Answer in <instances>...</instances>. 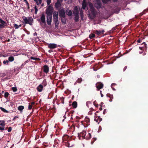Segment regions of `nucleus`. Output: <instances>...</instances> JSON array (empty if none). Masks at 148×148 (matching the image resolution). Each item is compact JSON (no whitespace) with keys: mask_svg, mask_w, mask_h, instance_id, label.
<instances>
[{"mask_svg":"<svg viewBox=\"0 0 148 148\" xmlns=\"http://www.w3.org/2000/svg\"><path fill=\"white\" fill-rule=\"evenodd\" d=\"M89 7L90 12L88 15V17L90 19H93L96 17L97 12L92 4H89Z\"/></svg>","mask_w":148,"mask_h":148,"instance_id":"obj_1","label":"nucleus"},{"mask_svg":"<svg viewBox=\"0 0 148 148\" xmlns=\"http://www.w3.org/2000/svg\"><path fill=\"white\" fill-rule=\"evenodd\" d=\"M28 18L25 16L22 17V18L24 21L25 24H29L30 25L32 24L33 22V19L32 17H28Z\"/></svg>","mask_w":148,"mask_h":148,"instance_id":"obj_2","label":"nucleus"},{"mask_svg":"<svg viewBox=\"0 0 148 148\" xmlns=\"http://www.w3.org/2000/svg\"><path fill=\"white\" fill-rule=\"evenodd\" d=\"M53 11V9L51 5H49L46 10V14L47 15H52Z\"/></svg>","mask_w":148,"mask_h":148,"instance_id":"obj_3","label":"nucleus"},{"mask_svg":"<svg viewBox=\"0 0 148 148\" xmlns=\"http://www.w3.org/2000/svg\"><path fill=\"white\" fill-rule=\"evenodd\" d=\"M94 6L98 10L101 8L102 4L101 0H96L94 3Z\"/></svg>","mask_w":148,"mask_h":148,"instance_id":"obj_4","label":"nucleus"},{"mask_svg":"<svg viewBox=\"0 0 148 148\" xmlns=\"http://www.w3.org/2000/svg\"><path fill=\"white\" fill-rule=\"evenodd\" d=\"M7 23L6 22L1 18H0V29L3 28L5 26H6Z\"/></svg>","mask_w":148,"mask_h":148,"instance_id":"obj_5","label":"nucleus"},{"mask_svg":"<svg viewBox=\"0 0 148 148\" xmlns=\"http://www.w3.org/2000/svg\"><path fill=\"white\" fill-rule=\"evenodd\" d=\"M59 46V45L55 43H50L48 45V47L51 49H55Z\"/></svg>","mask_w":148,"mask_h":148,"instance_id":"obj_6","label":"nucleus"},{"mask_svg":"<svg viewBox=\"0 0 148 148\" xmlns=\"http://www.w3.org/2000/svg\"><path fill=\"white\" fill-rule=\"evenodd\" d=\"M52 18V15H47V23L48 25H50L51 24Z\"/></svg>","mask_w":148,"mask_h":148,"instance_id":"obj_7","label":"nucleus"},{"mask_svg":"<svg viewBox=\"0 0 148 148\" xmlns=\"http://www.w3.org/2000/svg\"><path fill=\"white\" fill-rule=\"evenodd\" d=\"M96 85L97 90H99L100 89L102 88L103 86V84L100 82H98L96 83Z\"/></svg>","mask_w":148,"mask_h":148,"instance_id":"obj_8","label":"nucleus"},{"mask_svg":"<svg viewBox=\"0 0 148 148\" xmlns=\"http://www.w3.org/2000/svg\"><path fill=\"white\" fill-rule=\"evenodd\" d=\"M59 16L61 17L64 18L65 17V14L64 10V9H62L59 12Z\"/></svg>","mask_w":148,"mask_h":148,"instance_id":"obj_9","label":"nucleus"},{"mask_svg":"<svg viewBox=\"0 0 148 148\" xmlns=\"http://www.w3.org/2000/svg\"><path fill=\"white\" fill-rule=\"evenodd\" d=\"M95 119L94 120L96 121L98 123V124L102 120V119L100 118V116L96 115V114L95 113Z\"/></svg>","mask_w":148,"mask_h":148,"instance_id":"obj_10","label":"nucleus"},{"mask_svg":"<svg viewBox=\"0 0 148 148\" xmlns=\"http://www.w3.org/2000/svg\"><path fill=\"white\" fill-rule=\"evenodd\" d=\"M53 18V21L55 24V27L56 28L58 27L59 24L58 18Z\"/></svg>","mask_w":148,"mask_h":148,"instance_id":"obj_11","label":"nucleus"},{"mask_svg":"<svg viewBox=\"0 0 148 148\" xmlns=\"http://www.w3.org/2000/svg\"><path fill=\"white\" fill-rule=\"evenodd\" d=\"M43 71L45 73H47L49 70V68L48 65H45L43 66Z\"/></svg>","mask_w":148,"mask_h":148,"instance_id":"obj_12","label":"nucleus"},{"mask_svg":"<svg viewBox=\"0 0 148 148\" xmlns=\"http://www.w3.org/2000/svg\"><path fill=\"white\" fill-rule=\"evenodd\" d=\"M40 20L42 23L46 25L45 16L44 14H42L40 17Z\"/></svg>","mask_w":148,"mask_h":148,"instance_id":"obj_13","label":"nucleus"},{"mask_svg":"<svg viewBox=\"0 0 148 148\" xmlns=\"http://www.w3.org/2000/svg\"><path fill=\"white\" fill-rule=\"evenodd\" d=\"M43 88V85L42 84H40L36 88L38 92H41Z\"/></svg>","mask_w":148,"mask_h":148,"instance_id":"obj_14","label":"nucleus"},{"mask_svg":"<svg viewBox=\"0 0 148 148\" xmlns=\"http://www.w3.org/2000/svg\"><path fill=\"white\" fill-rule=\"evenodd\" d=\"M62 140L63 141H68L69 140V137L67 135H64L62 138Z\"/></svg>","mask_w":148,"mask_h":148,"instance_id":"obj_15","label":"nucleus"},{"mask_svg":"<svg viewBox=\"0 0 148 148\" xmlns=\"http://www.w3.org/2000/svg\"><path fill=\"white\" fill-rule=\"evenodd\" d=\"M82 8L84 10L85 9L87 5V4L86 2V0H83V2L82 3Z\"/></svg>","mask_w":148,"mask_h":148,"instance_id":"obj_16","label":"nucleus"},{"mask_svg":"<svg viewBox=\"0 0 148 148\" xmlns=\"http://www.w3.org/2000/svg\"><path fill=\"white\" fill-rule=\"evenodd\" d=\"M86 131H83L82 132L79 133L80 136H81L82 137L86 138L85 136L86 135Z\"/></svg>","mask_w":148,"mask_h":148,"instance_id":"obj_17","label":"nucleus"},{"mask_svg":"<svg viewBox=\"0 0 148 148\" xmlns=\"http://www.w3.org/2000/svg\"><path fill=\"white\" fill-rule=\"evenodd\" d=\"M70 141L69 140L66 143V146L69 147H71L73 146V145L72 143L70 142Z\"/></svg>","mask_w":148,"mask_h":148,"instance_id":"obj_18","label":"nucleus"},{"mask_svg":"<svg viewBox=\"0 0 148 148\" xmlns=\"http://www.w3.org/2000/svg\"><path fill=\"white\" fill-rule=\"evenodd\" d=\"M73 14L74 16H79V11L77 8L75 9L74 11L73 12Z\"/></svg>","mask_w":148,"mask_h":148,"instance_id":"obj_19","label":"nucleus"},{"mask_svg":"<svg viewBox=\"0 0 148 148\" xmlns=\"http://www.w3.org/2000/svg\"><path fill=\"white\" fill-rule=\"evenodd\" d=\"M66 13L69 16H71L72 15V13L71 10H66Z\"/></svg>","mask_w":148,"mask_h":148,"instance_id":"obj_20","label":"nucleus"},{"mask_svg":"<svg viewBox=\"0 0 148 148\" xmlns=\"http://www.w3.org/2000/svg\"><path fill=\"white\" fill-rule=\"evenodd\" d=\"M53 12V18H58V12L56 11H55Z\"/></svg>","mask_w":148,"mask_h":148,"instance_id":"obj_21","label":"nucleus"},{"mask_svg":"<svg viewBox=\"0 0 148 148\" xmlns=\"http://www.w3.org/2000/svg\"><path fill=\"white\" fill-rule=\"evenodd\" d=\"M61 6V4L60 2L57 1L55 3V7L57 8H59Z\"/></svg>","mask_w":148,"mask_h":148,"instance_id":"obj_22","label":"nucleus"},{"mask_svg":"<svg viewBox=\"0 0 148 148\" xmlns=\"http://www.w3.org/2000/svg\"><path fill=\"white\" fill-rule=\"evenodd\" d=\"M106 96L110 98V99L109 100V101L112 102V99L113 98V95H110V94H107L106 95Z\"/></svg>","mask_w":148,"mask_h":148,"instance_id":"obj_23","label":"nucleus"},{"mask_svg":"<svg viewBox=\"0 0 148 148\" xmlns=\"http://www.w3.org/2000/svg\"><path fill=\"white\" fill-rule=\"evenodd\" d=\"M72 106L74 108H76L77 107V102L76 101H73L72 104Z\"/></svg>","mask_w":148,"mask_h":148,"instance_id":"obj_24","label":"nucleus"},{"mask_svg":"<svg viewBox=\"0 0 148 148\" xmlns=\"http://www.w3.org/2000/svg\"><path fill=\"white\" fill-rule=\"evenodd\" d=\"M82 79L81 78H79L75 82V85L77 83H80L82 81Z\"/></svg>","mask_w":148,"mask_h":148,"instance_id":"obj_25","label":"nucleus"},{"mask_svg":"<svg viewBox=\"0 0 148 148\" xmlns=\"http://www.w3.org/2000/svg\"><path fill=\"white\" fill-rule=\"evenodd\" d=\"M0 125L4 127L5 125V121L3 120H0Z\"/></svg>","mask_w":148,"mask_h":148,"instance_id":"obj_26","label":"nucleus"},{"mask_svg":"<svg viewBox=\"0 0 148 148\" xmlns=\"http://www.w3.org/2000/svg\"><path fill=\"white\" fill-rule=\"evenodd\" d=\"M80 14L81 20L82 21H83L84 20V16L83 12L82 10L80 11Z\"/></svg>","mask_w":148,"mask_h":148,"instance_id":"obj_27","label":"nucleus"},{"mask_svg":"<svg viewBox=\"0 0 148 148\" xmlns=\"http://www.w3.org/2000/svg\"><path fill=\"white\" fill-rule=\"evenodd\" d=\"M0 109L2 111L4 112L8 113L9 112L7 110L5 109L4 108L1 107H0Z\"/></svg>","mask_w":148,"mask_h":148,"instance_id":"obj_28","label":"nucleus"},{"mask_svg":"<svg viewBox=\"0 0 148 148\" xmlns=\"http://www.w3.org/2000/svg\"><path fill=\"white\" fill-rule=\"evenodd\" d=\"M36 2L37 5H38L39 4H41L42 3V0H34Z\"/></svg>","mask_w":148,"mask_h":148,"instance_id":"obj_29","label":"nucleus"},{"mask_svg":"<svg viewBox=\"0 0 148 148\" xmlns=\"http://www.w3.org/2000/svg\"><path fill=\"white\" fill-rule=\"evenodd\" d=\"M95 34H90L89 35V38L90 39H92L95 37Z\"/></svg>","mask_w":148,"mask_h":148,"instance_id":"obj_30","label":"nucleus"},{"mask_svg":"<svg viewBox=\"0 0 148 148\" xmlns=\"http://www.w3.org/2000/svg\"><path fill=\"white\" fill-rule=\"evenodd\" d=\"M8 61L12 62L14 60V58L13 56H10L8 58Z\"/></svg>","mask_w":148,"mask_h":148,"instance_id":"obj_31","label":"nucleus"},{"mask_svg":"<svg viewBox=\"0 0 148 148\" xmlns=\"http://www.w3.org/2000/svg\"><path fill=\"white\" fill-rule=\"evenodd\" d=\"M91 137V134L90 133H89L88 135L86 137V139L87 140L90 139Z\"/></svg>","mask_w":148,"mask_h":148,"instance_id":"obj_32","label":"nucleus"},{"mask_svg":"<svg viewBox=\"0 0 148 148\" xmlns=\"http://www.w3.org/2000/svg\"><path fill=\"white\" fill-rule=\"evenodd\" d=\"M47 85L46 81V80H44L43 81L42 83V85H43V86L45 87Z\"/></svg>","mask_w":148,"mask_h":148,"instance_id":"obj_33","label":"nucleus"},{"mask_svg":"<svg viewBox=\"0 0 148 148\" xmlns=\"http://www.w3.org/2000/svg\"><path fill=\"white\" fill-rule=\"evenodd\" d=\"M24 108V107L22 106H20L18 108V110L19 111H22Z\"/></svg>","mask_w":148,"mask_h":148,"instance_id":"obj_34","label":"nucleus"},{"mask_svg":"<svg viewBox=\"0 0 148 148\" xmlns=\"http://www.w3.org/2000/svg\"><path fill=\"white\" fill-rule=\"evenodd\" d=\"M95 33L97 35H99L101 34V31H98L97 30H96L95 31Z\"/></svg>","mask_w":148,"mask_h":148,"instance_id":"obj_35","label":"nucleus"},{"mask_svg":"<svg viewBox=\"0 0 148 148\" xmlns=\"http://www.w3.org/2000/svg\"><path fill=\"white\" fill-rule=\"evenodd\" d=\"M79 16H75L74 20L75 22H77L79 21Z\"/></svg>","mask_w":148,"mask_h":148,"instance_id":"obj_36","label":"nucleus"},{"mask_svg":"<svg viewBox=\"0 0 148 148\" xmlns=\"http://www.w3.org/2000/svg\"><path fill=\"white\" fill-rule=\"evenodd\" d=\"M90 121V119L88 118L87 117H85V122L86 123H89Z\"/></svg>","mask_w":148,"mask_h":148,"instance_id":"obj_37","label":"nucleus"},{"mask_svg":"<svg viewBox=\"0 0 148 148\" xmlns=\"http://www.w3.org/2000/svg\"><path fill=\"white\" fill-rule=\"evenodd\" d=\"M60 101L61 103L64 104V98L63 97L60 98Z\"/></svg>","mask_w":148,"mask_h":148,"instance_id":"obj_38","label":"nucleus"},{"mask_svg":"<svg viewBox=\"0 0 148 148\" xmlns=\"http://www.w3.org/2000/svg\"><path fill=\"white\" fill-rule=\"evenodd\" d=\"M61 22L62 24H65L66 23V21L64 18H62Z\"/></svg>","mask_w":148,"mask_h":148,"instance_id":"obj_39","label":"nucleus"},{"mask_svg":"<svg viewBox=\"0 0 148 148\" xmlns=\"http://www.w3.org/2000/svg\"><path fill=\"white\" fill-rule=\"evenodd\" d=\"M9 94L8 92H6L4 94V97L5 98H7L8 97Z\"/></svg>","mask_w":148,"mask_h":148,"instance_id":"obj_40","label":"nucleus"},{"mask_svg":"<svg viewBox=\"0 0 148 148\" xmlns=\"http://www.w3.org/2000/svg\"><path fill=\"white\" fill-rule=\"evenodd\" d=\"M30 59L32 60H39L40 59L39 58H34L33 57H31L30 58Z\"/></svg>","mask_w":148,"mask_h":148,"instance_id":"obj_41","label":"nucleus"},{"mask_svg":"<svg viewBox=\"0 0 148 148\" xmlns=\"http://www.w3.org/2000/svg\"><path fill=\"white\" fill-rule=\"evenodd\" d=\"M34 9H35V14H37V12L38 11V9L37 8V7L36 5L34 7Z\"/></svg>","mask_w":148,"mask_h":148,"instance_id":"obj_42","label":"nucleus"},{"mask_svg":"<svg viewBox=\"0 0 148 148\" xmlns=\"http://www.w3.org/2000/svg\"><path fill=\"white\" fill-rule=\"evenodd\" d=\"M12 90L14 92H16L17 90V88L16 87H13L12 88Z\"/></svg>","mask_w":148,"mask_h":148,"instance_id":"obj_43","label":"nucleus"},{"mask_svg":"<svg viewBox=\"0 0 148 148\" xmlns=\"http://www.w3.org/2000/svg\"><path fill=\"white\" fill-rule=\"evenodd\" d=\"M96 139H97L96 138H93L91 142V144H92Z\"/></svg>","mask_w":148,"mask_h":148,"instance_id":"obj_44","label":"nucleus"},{"mask_svg":"<svg viewBox=\"0 0 148 148\" xmlns=\"http://www.w3.org/2000/svg\"><path fill=\"white\" fill-rule=\"evenodd\" d=\"M33 106L30 104V103H29L28 106V109L31 110Z\"/></svg>","mask_w":148,"mask_h":148,"instance_id":"obj_45","label":"nucleus"},{"mask_svg":"<svg viewBox=\"0 0 148 148\" xmlns=\"http://www.w3.org/2000/svg\"><path fill=\"white\" fill-rule=\"evenodd\" d=\"M14 27L15 29H17L19 28L18 25H17V24H15L14 25Z\"/></svg>","mask_w":148,"mask_h":148,"instance_id":"obj_46","label":"nucleus"},{"mask_svg":"<svg viewBox=\"0 0 148 148\" xmlns=\"http://www.w3.org/2000/svg\"><path fill=\"white\" fill-rule=\"evenodd\" d=\"M47 3L48 5H50V4L51 3V0H47Z\"/></svg>","mask_w":148,"mask_h":148,"instance_id":"obj_47","label":"nucleus"},{"mask_svg":"<svg viewBox=\"0 0 148 148\" xmlns=\"http://www.w3.org/2000/svg\"><path fill=\"white\" fill-rule=\"evenodd\" d=\"M91 103V102L90 101H88L86 102V106L88 107H89V106H88V104Z\"/></svg>","mask_w":148,"mask_h":148,"instance_id":"obj_48","label":"nucleus"},{"mask_svg":"<svg viewBox=\"0 0 148 148\" xmlns=\"http://www.w3.org/2000/svg\"><path fill=\"white\" fill-rule=\"evenodd\" d=\"M96 101H94V102H93V103L94 104V106L96 107H97L98 106V104H97L95 103V102Z\"/></svg>","mask_w":148,"mask_h":148,"instance_id":"obj_49","label":"nucleus"},{"mask_svg":"<svg viewBox=\"0 0 148 148\" xmlns=\"http://www.w3.org/2000/svg\"><path fill=\"white\" fill-rule=\"evenodd\" d=\"M9 62V61L8 60H4L3 61V63L4 64H5L6 63H7V65L8 64V63Z\"/></svg>","mask_w":148,"mask_h":148,"instance_id":"obj_50","label":"nucleus"},{"mask_svg":"<svg viewBox=\"0 0 148 148\" xmlns=\"http://www.w3.org/2000/svg\"><path fill=\"white\" fill-rule=\"evenodd\" d=\"M12 128L11 127H9L8 130V131L9 132H10L12 130Z\"/></svg>","mask_w":148,"mask_h":148,"instance_id":"obj_51","label":"nucleus"},{"mask_svg":"<svg viewBox=\"0 0 148 148\" xmlns=\"http://www.w3.org/2000/svg\"><path fill=\"white\" fill-rule=\"evenodd\" d=\"M4 127H0V130H4Z\"/></svg>","mask_w":148,"mask_h":148,"instance_id":"obj_52","label":"nucleus"},{"mask_svg":"<svg viewBox=\"0 0 148 148\" xmlns=\"http://www.w3.org/2000/svg\"><path fill=\"white\" fill-rule=\"evenodd\" d=\"M39 136L36 135V136L35 140H37L39 138Z\"/></svg>","mask_w":148,"mask_h":148,"instance_id":"obj_53","label":"nucleus"},{"mask_svg":"<svg viewBox=\"0 0 148 148\" xmlns=\"http://www.w3.org/2000/svg\"><path fill=\"white\" fill-rule=\"evenodd\" d=\"M127 68V66H125V67H124V68H123V71H125V70Z\"/></svg>","mask_w":148,"mask_h":148,"instance_id":"obj_54","label":"nucleus"},{"mask_svg":"<svg viewBox=\"0 0 148 148\" xmlns=\"http://www.w3.org/2000/svg\"><path fill=\"white\" fill-rule=\"evenodd\" d=\"M106 109H104L103 110V114H105L106 112Z\"/></svg>","mask_w":148,"mask_h":148,"instance_id":"obj_55","label":"nucleus"},{"mask_svg":"<svg viewBox=\"0 0 148 148\" xmlns=\"http://www.w3.org/2000/svg\"><path fill=\"white\" fill-rule=\"evenodd\" d=\"M28 60H27L26 61H25L24 63H23V64L25 65L28 62Z\"/></svg>","mask_w":148,"mask_h":148,"instance_id":"obj_56","label":"nucleus"},{"mask_svg":"<svg viewBox=\"0 0 148 148\" xmlns=\"http://www.w3.org/2000/svg\"><path fill=\"white\" fill-rule=\"evenodd\" d=\"M141 40L140 39H139L137 40V42H138V43H140L141 42Z\"/></svg>","mask_w":148,"mask_h":148,"instance_id":"obj_57","label":"nucleus"},{"mask_svg":"<svg viewBox=\"0 0 148 148\" xmlns=\"http://www.w3.org/2000/svg\"><path fill=\"white\" fill-rule=\"evenodd\" d=\"M103 102H101V103L100 104V106L101 107H102V105H103Z\"/></svg>","mask_w":148,"mask_h":148,"instance_id":"obj_58","label":"nucleus"},{"mask_svg":"<svg viewBox=\"0 0 148 148\" xmlns=\"http://www.w3.org/2000/svg\"><path fill=\"white\" fill-rule=\"evenodd\" d=\"M18 118V116H15L13 118V120L14 121V120H15L16 119V118Z\"/></svg>","mask_w":148,"mask_h":148,"instance_id":"obj_59","label":"nucleus"},{"mask_svg":"<svg viewBox=\"0 0 148 148\" xmlns=\"http://www.w3.org/2000/svg\"><path fill=\"white\" fill-rule=\"evenodd\" d=\"M74 112V111L73 110L71 111L70 112V113L72 114H73Z\"/></svg>","mask_w":148,"mask_h":148,"instance_id":"obj_60","label":"nucleus"},{"mask_svg":"<svg viewBox=\"0 0 148 148\" xmlns=\"http://www.w3.org/2000/svg\"><path fill=\"white\" fill-rule=\"evenodd\" d=\"M25 3L27 6H28V5H29V3L27 1L25 2Z\"/></svg>","mask_w":148,"mask_h":148,"instance_id":"obj_61","label":"nucleus"},{"mask_svg":"<svg viewBox=\"0 0 148 148\" xmlns=\"http://www.w3.org/2000/svg\"><path fill=\"white\" fill-rule=\"evenodd\" d=\"M105 32L104 30H103L101 31V34H103Z\"/></svg>","mask_w":148,"mask_h":148,"instance_id":"obj_62","label":"nucleus"},{"mask_svg":"<svg viewBox=\"0 0 148 148\" xmlns=\"http://www.w3.org/2000/svg\"><path fill=\"white\" fill-rule=\"evenodd\" d=\"M93 110V109L92 108H90V111L92 112Z\"/></svg>","mask_w":148,"mask_h":148,"instance_id":"obj_63","label":"nucleus"},{"mask_svg":"<svg viewBox=\"0 0 148 148\" xmlns=\"http://www.w3.org/2000/svg\"><path fill=\"white\" fill-rule=\"evenodd\" d=\"M35 103V102H32L31 103H30V104L32 105H34Z\"/></svg>","mask_w":148,"mask_h":148,"instance_id":"obj_64","label":"nucleus"}]
</instances>
